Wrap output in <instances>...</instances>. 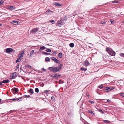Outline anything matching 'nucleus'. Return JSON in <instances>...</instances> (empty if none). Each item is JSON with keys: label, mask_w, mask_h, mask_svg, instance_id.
Wrapping results in <instances>:
<instances>
[{"label": "nucleus", "mask_w": 124, "mask_h": 124, "mask_svg": "<svg viewBox=\"0 0 124 124\" xmlns=\"http://www.w3.org/2000/svg\"><path fill=\"white\" fill-rule=\"evenodd\" d=\"M51 59L53 61L55 62L56 63H60V61L57 59H56L54 57H51Z\"/></svg>", "instance_id": "1"}, {"label": "nucleus", "mask_w": 124, "mask_h": 124, "mask_svg": "<svg viewBox=\"0 0 124 124\" xmlns=\"http://www.w3.org/2000/svg\"><path fill=\"white\" fill-rule=\"evenodd\" d=\"M13 50V49L9 48H8L6 49V52L8 53L12 52Z\"/></svg>", "instance_id": "2"}, {"label": "nucleus", "mask_w": 124, "mask_h": 124, "mask_svg": "<svg viewBox=\"0 0 124 124\" xmlns=\"http://www.w3.org/2000/svg\"><path fill=\"white\" fill-rule=\"evenodd\" d=\"M17 77L16 73L15 72L13 73L12 76H11L10 77V78L11 79H14L16 77Z\"/></svg>", "instance_id": "3"}, {"label": "nucleus", "mask_w": 124, "mask_h": 124, "mask_svg": "<svg viewBox=\"0 0 124 124\" xmlns=\"http://www.w3.org/2000/svg\"><path fill=\"white\" fill-rule=\"evenodd\" d=\"M89 64V63L88 61L86 60L84 61L83 63V65L85 66H87Z\"/></svg>", "instance_id": "4"}, {"label": "nucleus", "mask_w": 124, "mask_h": 124, "mask_svg": "<svg viewBox=\"0 0 124 124\" xmlns=\"http://www.w3.org/2000/svg\"><path fill=\"white\" fill-rule=\"evenodd\" d=\"M106 88V89H105L108 92H109L111 90H113V89L114 88V87H107Z\"/></svg>", "instance_id": "5"}, {"label": "nucleus", "mask_w": 124, "mask_h": 124, "mask_svg": "<svg viewBox=\"0 0 124 124\" xmlns=\"http://www.w3.org/2000/svg\"><path fill=\"white\" fill-rule=\"evenodd\" d=\"M60 70L59 68L57 67H56L54 68V70L53 71V72L54 73H56L58 72Z\"/></svg>", "instance_id": "6"}, {"label": "nucleus", "mask_w": 124, "mask_h": 124, "mask_svg": "<svg viewBox=\"0 0 124 124\" xmlns=\"http://www.w3.org/2000/svg\"><path fill=\"white\" fill-rule=\"evenodd\" d=\"M38 31V30L37 28H34L31 31V32L32 33H34L35 32Z\"/></svg>", "instance_id": "7"}, {"label": "nucleus", "mask_w": 124, "mask_h": 124, "mask_svg": "<svg viewBox=\"0 0 124 124\" xmlns=\"http://www.w3.org/2000/svg\"><path fill=\"white\" fill-rule=\"evenodd\" d=\"M24 53V51H22L18 55V57L19 58H21L22 57H23V54Z\"/></svg>", "instance_id": "8"}, {"label": "nucleus", "mask_w": 124, "mask_h": 124, "mask_svg": "<svg viewBox=\"0 0 124 124\" xmlns=\"http://www.w3.org/2000/svg\"><path fill=\"white\" fill-rule=\"evenodd\" d=\"M7 9H8L13 10L15 9V7L12 6H8V7Z\"/></svg>", "instance_id": "9"}, {"label": "nucleus", "mask_w": 124, "mask_h": 124, "mask_svg": "<svg viewBox=\"0 0 124 124\" xmlns=\"http://www.w3.org/2000/svg\"><path fill=\"white\" fill-rule=\"evenodd\" d=\"M108 54L111 56H114L116 54L115 52L112 50Z\"/></svg>", "instance_id": "10"}, {"label": "nucleus", "mask_w": 124, "mask_h": 124, "mask_svg": "<svg viewBox=\"0 0 124 124\" xmlns=\"http://www.w3.org/2000/svg\"><path fill=\"white\" fill-rule=\"evenodd\" d=\"M12 90L14 92L16 93H17L18 92V89L16 88H13L12 89Z\"/></svg>", "instance_id": "11"}, {"label": "nucleus", "mask_w": 124, "mask_h": 124, "mask_svg": "<svg viewBox=\"0 0 124 124\" xmlns=\"http://www.w3.org/2000/svg\"><path fill=\"white\" fill-rule=\"evenodd\" d=\"M52 12L50 10L48 9L45 12V13L46 14L48 15L49 14L51 13Z\"/></svg>", "instance_id": "12"}, {"label": "nucleus", "mask_w": 124, "mask_h": 124, "mask_svg": "<svg viewBox=\"0 0 124 124\" xmlns=\"http://www.w3.org/2000/svg\"><path fill=\"white\" fill-rule=\"evenodd\" d=\"M54 5L58 7H60L62 6V4L57 2L54 3Z\"/></svg>", "instance_id": "13"}, {"label": "nucleus", "mask_w": 124, "mask_h": 124, "mask_svg": "<svg viewBox=\"0 0 124 124\" xmlns=\"http://www.w3.org/2000/svg\"><path fill=\"white\" fill-rule=\"evenodd\" d=\"M96 108L97 110V111H99V112L102 113V114H103L104 113V112L100 108Z\"/></svg>", "instance_id": "14"}, {"label": "nucleus", "mask_w": 124, "mask_h": 124, "mask_svg": "<svg viewBox=\"0 0 124 124\" xmlns=\"http://www.w3.org/2000/svg\"><path fill=\"white\" fill-rule=\"evenodd\" d=\"M88 113H90L91 114L93 115H95L94 112L92 110H88Z\"/></svg>", "instance_id": "15"}, {"label": "nucleus", "mask_w": 124, "mask_h": 124, "mask_svg": "<svg viewBox=\"0 0 124 124\" xmlns=\"http://www.w3.org/2000/svg\"><path fill=\"white\" fill-rule=\"evenodd\" d=\"M111 50L110 48L108 47H107L106 48V51L109 53L111 51Z\"/></svg>", "instance_id": "16"}, {"label": "nucleus", "mask_w": 124, "mask_h": 124, "mask_svg": "<svg viewBox=\"0 0 124 124\" xmlns=\"http://www.w3.org/2000/svg\"><path fill=\"white\" fill-rule=\"evenodd\" d=\"M9 82V81L8 80H3L2 82V83H8Z\"/></svg>", "instance_id": "17"}, {"label": "nucleus", "mask_w": 124, "mask_h": 124, "mask_svg": "<svg viewBox=\"0 0 124 124\" xmlns=\"http://www.w3.org/2000/svg\"><path fill=\"white\" fill-rule=\"evenodd\" d=\"M29 92L31 93V95L32 94H33L34 93V92L33 91V89L31 88H30L28 90Z\"/></svg>", "instance_id": "18"}, {"label": "nucleus", "mask_w": 124, "mask_h": 124, "mask_svg": "<svg viewBox=\"0 0 124 124\" xmlns=\"http://www.w3.org/2000/svg\"><path fill=\"white\" fill-rule=\"evenodd\" d=\"M12 23L14 24V25H17L18 24V23L17 22L15 21H12Z\"/></svg>", "instance_id": "19"}, {"label": "nucleus", "mask_w": 124, "mask_h": 124, "mask_svg": "<svg viewBox=\"0 0 124 124\" xmlns=\"http://www.w3.org/2000/svg\"><path fill=\"white\" fill-rule=\"evenodd\" d=\"M80 70H81L82 71H85L87 70V69L85 68H84L83 67H81V68Z\"/></svg>", "instance_id": "20"}, {"label": "nucleus", "mask_w": 124, "mask_h": 124, "mask_svg": "<svg viewBox=\"0 0 124 124\" xmlns=\"http://www.w3.org/2000/svg\"><path fill=\"white\" fill-rule=\"evenodd\" d=\"M62 53L60 52V53L58 54V57L59 58H62Z\"/></svg>", "instance_id": "21"}, {"label": "nucleus", "mask_w": 124, "mask_h": 124, "mask_svg": "<svg viewBox=\"0 0 124 124\" xmlns=\"http://www.w3.org/2000/svg\"><path fill=\"white\" fill-rule=\"evenodd\" d=\"M42 54L45 55H51V54H50L48 53L45 52H42Z\"/></svg>", "instance_id": "22"}, {"label": "nucleus", "mask_w": 124, "mask_h": 124, "mask_svg": "<svg viewBox=\"0 0 124 124\" xmlns=\"http://www.w3.org/2000/svg\"><path fill=\"white\" fill-rule=\"evenodd\" d=\"M74 44L72 43H71L69 44V46L71 47H73L74 46Z\"/></svg>", "instance_id": "23"}, {"label": "nucleus", "mask_w": 124, "mask_h": 124, "mask_svg": "<svg viewBox=\"0 0 124 124\" xmlns=\"http://www.w3.org/2000/svg\"><path fill=\"white\" fill-rule=\"evenodd\" d=\"M46 47L44 46H43L41 47L40 48L39 50H42L44 49H46Z\"/></svg>", "instance_id": "24"}, {"label": "nucleus", "mask_w": 124, "mask_h": 124, "mask_svg": "<svg viewBox=\"0 0 124 124\" xmlns=\"http://www.w3.org/2000/svg\"><path fill=\"white\" fill-rule=\"evenodd\" d=\"M45 60L46 61H50V60L49 58L48 57H46L45 58Z\"/></svg>", "instance_id": "25"}, {"label": "nucleus", "mask_w": 124, "mask_h": 124, "mask_svg": "<svg viewBox=\"0 0 124 124\" xmlns=\"http://www.w3.org/2000/svg\"><path fill=\"white\" fill-rule=\"evenodd\" d=\"M21 59L20 58H17L16 61V63L20 61L21 60Z\"/></svg>", "instance_id": "26"}, {"label": "nucleus", "mask_w": 124, "mask_h": 124, "mask_svg": "<svg viewBox=\"0 0 124 124\" xmlns=\"http://www.w3.org/2000/svg\"><path fill=\"white\" fill-rule=\"evenodd\" d=\"M49 70L51 71H52L53 72L54 70V68L53 67H49Z\"/></svg>", "instance_id": "27"}, {"label": "nucleus", "mask_w": 124, "mask_h": 124, "mask_svg": "<svg viewBox=\"0 0 124 124\" xmlns=\"http://www.w3.org/2000/svg\"><path fill=\"white\" fill-rule=\"evenodd\" d=\"M63 66V65L62 64H61L60 65L58 66L57 67L59 68V69L60 70H61V69L62 67Z\"/></svg>", "instance_id": "28"}, {"label": "nucleus", "mask_w": 124, "mask_h": 124, "mask_svg": "<svg viewBox=\"0 0 124 124\" xmlns=\"http://www.w3.org/2000/svg\"><path fill=\"white\" fill-rule=\"evenodd\" d=\"M22 97H20L18 98H17V101H22L21 99L22 98Z\"/></svg>", "instance_id": "29"}, {"label": "nucleus", "mask_w": 124, "mask_h": 124, "mask_svg": "<svg viewBox=\"0 0 124 124\" xmlns=\"http://www.w3.org/2000/svg\"><path fill=\"white\" fill-rule=\"evenodd\" d=\"M45 51L47 52L50 53L51 51V50L49 48H47Z\"/></svg>", "instance_id": "30"}, {"label": "nucleus", "mask_w": 124, "mask_h": 124, "mask_svg": "<svg viewBox=\"0 0 124 124\" xmlns=\"http://www.w3.org/2000/svg\"><path fill=\"white\" fill-rule=\"evenodd\" d=\"M57 76V74H55L53 78L55 79H57L58 78Z\"/></svg>", "instance_id": "31"}, {"label": "nucleus", "mask_w": 124, "mask_h": 124, "mask_svg": "<svg viewBox=\"0 0 124 124\" xmlns=\"http://www.w3.org/2000/svg\"><path fill=\"white\" fill-rule=\"evenodd\" d=\"M103 122L105 123H109L110 122L107 120H103Z\"/></svg>", "instance_id": "32"}, {"label": "nucleus", "mask_w": 124, "mask_h": 124, "mask_svg": "<svg viewBox=\"0 0 124 124\" xmlns=\"http://www.w3.org/2000/svg\"><path fill=\"white\" fill-rule=\"evenodd\" d=\"M35 91L36 92L38 93L39 92V90L38 88H36L35 89Z\"/></svg>", "instance_id": "33"}, {"label": "nucleus", "mask_w": 124, "mask_h": 124, "mask_svg": "<svg viewBox=\"0 0 124 124\" xmlns=\"http://www.w3.org/2000/svg\"><path fill=\"white\" fill-rule=\"evenodd\" d=\"M51 99L53 101H55V99L54 96H52L51 97Z\"/></svg>", "instance_id": "34"}, {"label": "nucleus", "mask_w": 124, "mask_h": 124, "mask_svg": "<svg viewBox=\"0 0 124 124\" xmlns=\"http://www.w3.org/2000/svg\"><path fill=\"white\" fill-rule=\"evenodd\" d=\"M34 51L33 50H32V51H31L30 52V55L31 56V55L33 54L34 53Z\"/></svg>", "instance_id": "35"}, {"label": "nucleus", "mask_w": 124, "mask_h": 124, "mask_svg": "<svg viewBox=\"0 0 124 124\" xmlns=\"http://www.w3.org/2000/svg\"><path fill=\"white\" fill-rule=\"evenodd\" d=\"M106 23V22L103 21H101L100 22V24H105Z\"/></svg>", "instance_id": "36"}, {"label": "nucleus", "mask_w": 124, "mask_h": 124, "mask_svg": "<svg viewBox=\"0 0 124 124\" xmlns=\"http://www.w3.org/2000/svg\"><path fill=\"white\" fill-rule=\"evenodd\" d=\"M62 25V24L60 22H58V26H59L60 27H61Z\"/></svg>", "instance_id": "37"}, {"label": "nucleus", "mask_w": 124, "mask_h": 124, "mask_svg": "<svg viewBox=\"0 0 124 124\" xmlns=\"http://www.w3.org/2000/svg\"><path fill=\"white\" fill-rule=\"evenodd\" d=\"M88 101L91 104H93L94 103V101L91 100H89Z\"/></svg>", "instance_id": "38"}, {"label": "nucleus", "mask_w": 124, "mask_h": 124, "mask_svg": "<svg viewBox=\"0 0 124 124\" xmlns=\"http://www.w3.org/2000/svg\"><path fill=\"white\" fill-rule=\"evenodd\" d=\"M49 92H51V91L50 90H45L44 91V92L45 93H48Z\"/></svg>", "instance_id": "39"}, {"label": "nucleus", "mask_w": 124, "mask_h": 124, "mask_svg": "<svg viewBox=\"0 0 124 124\" xmlns=\"http://www.w3.org/2000/svg\"><path fill=\"white\" fill-rule=\"evenodd\" d=\"M120 55L122 57L124 58V54L121 53L120 54Z\"/></svg>", "instance_id": "40"}, {"label": "nucleus", "mask_w": 124, "mask_h": 124, "mask_svg": "<svg viewBox=\"0 0 124 124\" xmlns=\"http://www.w3.org/2000/svg\"><path fill=\"white\" fill-rule=\"evenodd\" d=\"M110 21L111 22V23L112 24H113L115 22L112 19H110Z\"/></svg>", "instance_id": "41"}, {"label": "nucleus", "mask_w": 124, "mask_h": 124, "mask_svg": "<svg viewBox=\"0 0 124 124\" xmlns=\"http://www.w3.org/2000/svg\"><path fill=\"white\" fill-rule=\"evenodd\" d=\"M120 95L123 97H124V93H120Z\"/></svg>", "instance_id": "42"}, {"label": "nucleus", "mask_w": 124, "mask_h": 124, "mask_svg": "<svg viewBox=\"0 0 124 124\" xmlns=\"http://www.w3.org/2000/svg\"><path fill=\"white\" fill-rule=\"evenodd\" d=\"M103 87V86L102 85H101L98 86V87L99 88H102Z\"/></svg>", "instance_id": "43"}, {"label": "nucleus", "mask_w": 124, "mask_h": 124, "mask_svg": "<svg viewBox=\"0 0 124 124\" xmlns=\"http://www.w3.org/2000/svg\"><path fill=\"white\" fill-rule=\"evenodd\" d=\"M15 110H11L10 111H9V112L11 113H13L14 112H15Z\"/></svg>", "instance_id": "44"}, {"label": "nucleus", "mask_w": 124, "mask_h": 124, "mask_svg": "<svg viewBox=\"0 0 124 124\" xmlns=\"http://www.w3.org/2000/svg\"><path fill=\"white\" fill-rule=\"evenodd\" d=\"M113 3H118V1L116 0L113 1L112 2Z\"/></svg>", "instance_id": "45"}, {"label": "nucleus", "mask_w": 124, "mask_h": 124, "mask_svg": "<svg viewBox=\"0 0 124 124\" xmlns=\"http://www.w3.org/2000/svg\"><path fill=\"white\" fill-rule=\"evenodd\" d=\"M64 82L63 81H62L61 80H60L59 81V84L63 83Z\"/></svg>", "instance_id": "46"}, {"label": "nucleus", "mask_w": 124, "mask_h": 124, "mask_svg": "<svg viewBox=\"0 0 124 124\" xmlns=\"http://www.w3.org/2000/svg\"><path fill=\"white\" fill-rule=\"evenodd\" d=\"M24 96L27 97V98H29L30 97V96L29 95H25Z\"/></svg>", "instance_id": "47"}, {"label": "nucleus", "mask_w": 124, "mask_h": 124, "mask_svg": "<svg viewBox=\"0 0 124 124\" xmlns=\"http://www.w3.org/2000/svg\"><path fill=\"white\" fill-rule=\"evenodd\" d=\"M19 64H17L16 66V68L17 69H18L19 68Z\"/></svg>", "instance_id": "48"}, {"label": "nucleus", "mask_w": 124, "mask_h": 124, "mask_svg": "<svg viewBox=\"0 0 124 124\" xmlns=\"http://www.w3.org/2000/svg\"><path fill=\"white\" fill-rule=\"evenodd\" d=\"M4 2V1L2 0L1 1L0 0V3L1 4H2Z\"/></svg>", "instance_id": "49"}, {"label": "nucleus", "mask_w": 124, "mask_h": 124, "mask_svg": "<svg viewBox=\"0 0 124 124\" xmlns=\"http://www.w3.org/2000/svg\"><path fill=\"white\" fill-rule=\"evenodd\" d=\"M11 100H13L14 101H15L17 100V98L12 99Z\"/></svg>", "instance_id": "50"}, {"label": "nucleus", "mask_w": 124, "mask_h": 124, "mask_svg": "<svg viewBox=\"0 0 124 124\" xmlns=\"http://www.w3.org/2000/svg\"><path fill=\"white\" fill-rule=\"evenodd\" d=\"M107 102H110L111 101L109 100L108 99L107 100Z\"/></svg>", "instance_id": "51"}, {"label": "nucleus", "mask_w": 124, "mask_h": 124, "mask_svg": "<svg viewBox=\"0 0 124 124\" xmlns=\"http://www.w3.org/2000/svg\"><path fill=\"white\" fill-rule=\"evenodd\" d=\"M57 52H55V51H54L53 52V53H54V54H57Z\"/></svg>", "instance_id": "52"}, {"label": "nucleus", "mask_w": 124, "mask_h": 124, "mask_svg": "<svg viewBox=\"0 0 124 124\" xmlns=\"http://www.w3.org/2000/svg\"><path fill=\"white\" fill-rule=\"evenodd\" d=\"M50 22L51 23L54 22V21L53 20H52L50 21Z\"/></svg>", "instance_id": "53"}, {"label": "nucleus", "mask_w": 124, "mask_h": 124, "mask_svg": "<svg viewBox=\"0 0 124 124\" xmlns=\"http://www.w3.org/2000/svg\"><path fill=\"white\" fill-rule=\"evenodd\" d=\"M27 67H28L29 68H31V66L29 65H28Z\"/></svg>", "instance_id": "54"}, {"label": "nucleus", "mask_w": 124, "mask_h": 124, "mask_svg": "<svg viewBox=\"0 0 124 124\" xmlns=\"http://www.w3.org/2000/svg\"><path fill=\"white\" fill-rule=\"evenodd\" d=\"M2 85V82H0V85Z\"/></svg>", "instance_id": "55"}, {"label": "nucleus", "mask_w": 124, "mask_h": 124, "mask_svg": "<svg viewBox=\"0 0 124 124\" xmlns=\"http://www.w3.org/2000/svg\"><path fill=\"white\" fill-rule=\"evenodd\" d=\"M42 70L43 71H46V69H44V68H42Z\"/></svg>", "instance_id": "56"}, {"label": "nucleus", "mask_w": 124, "mask_h": 124, "mask_svg": "<svg viewBox=\"0 0 124 124\" xmlns=\"http://www.w3.org/2000/svg\"><path fill=\"white\" fill-rule=\"evenodd\" d=\"M50 76L53 78L54 77V76H53V75H50Z\"/></svg>", "instance_id": "57"}, {"label": "nucleus", "mask_w": 124, "mask_h": 124, "mask_svg": "<svg viewBox=\"0 0 124 124\" xmlns=\"http://www.w3.org/2000/svg\"><path fill=\"white\" fill-rule=\"evenodd\" d=\"M57 75H58L57 76H58V77L60 76H61V75L60 74Z\"/></svg>", "instance_id": "58"}, {"label": "nucleus", "mask_w": 124, "mask_h": 124, "mask_svg": "<svg viewBox=\"0 0 124 124\" xmlns=\"http://www.w3.org/2000/svg\"><path fill=\"white\" fill-rule=\"evenodd\" d=\"M116 64H119V63L118 62H116Z\"/></svg>", "instance_id": "59"}, {"label": "nucleus", "mask_w": 124, "mask_h": 124, "mask_svg": "<svg viewBox=\"0 0 124 124\" xmlns=\"http://www.w3.org/2000/svg\"><path fill=\"white\" fill-rule=\"evenodd\" d=\"M1 101V100L0 99V103Z\"/></svg>", "instance_id": "60"}, {"label": "nucleus", "mask_w": 124, "mask_h": 124, "mask_svg": "<svg viewBox=\"0 0 124 124\" xmlns=\"http://www.w3.org/2000/svg\"><path fill=\"white\" fill-rule=\"evenodd\" d=\"M2 26V24L1 23H0V26Z\"/></svg>", "instance_id": "61"}, {"label": "nucleus", "mask_w": 124, "mask_h": 124, "mask_svg": "<svg viewBox=\"0 0 124 124\" xmlns=\"http://www.w3.org/2000/svg\"><path fill=\"white\" fill-rule=\"evenodd\" d=\"M19 94H20L21 95H22V94L21 93H19Z\"/></svg>", "instance_id": "62"}, {"label": "nucleus", "mask_w": 124, "mask_h": 124, "mask_svg": "<svg viewBox=\"0 0 124 124\" xmlns=\"http://www.w3.org/2000/svg\"><path fill=\"white\" fill-rule=\"evenodd\" d=\"M5 114V113H4L2 114L3 115V114Z\"/></svg>", "instance_id": "63"}, {"label": "nucleus", "mask_w": 124, "mask_h": 124, "mask_svg": "<svg viewBox=\"0 0 124 124\" xmlns=\"http://www.w3.org/2000/svg\"><path fill=\"white\" fill-rule=\"evenodd\" d=\"M119 120V121H124V120Z\"/></svg>", "instance_id": "64"}]
</instances>
